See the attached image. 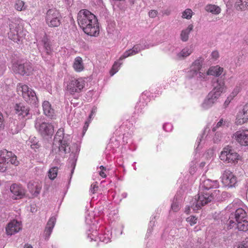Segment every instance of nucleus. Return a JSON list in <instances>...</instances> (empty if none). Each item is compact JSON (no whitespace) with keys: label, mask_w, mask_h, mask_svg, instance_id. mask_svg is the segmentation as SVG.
Listing matches in <instances>:
<instances>
[{"label":"nucleus","mask_w":248,"mask_h":248,"mask_svg":"<svg viewBox=\"0 0 248 248\" xmlns=\"http://www.w3.org/2000/svg\"><path fill=\"white\" fill-rule=\"evenodd\" d=\"M226 225L228 230L234 228L239 231L246 232L248 230V221L247 219L238 222L230 219L226 222Z\"/></svg>","instance_id":"13"},{"label":"nucleus","mask_w":248,"mask_h":248,"mask_svg":"<svg viewBox=\"0 0 248 248\" xmlns=\"http://www.w3.org/2000/svg\"><path fill=\"white\" fill-rule=\"evenodd\" d=\"M233 138L241 145L248 146V130L237 131L233 134Z\"/></svg>","instance_id":"15"},{"label":"nucleus","mask_w":248,"mask_h":248,"mask_svg":"<svg viewBox=\"0 0 248 248\" xmlns=\"http://www.w3.org/2000/svg\"><path fill=\"white\" fill-rule=\"evenodd\" d=\"M192 13V12L191 9H187L184 12H183L182 17L189 19L191 17Z\"/></svg>","instance_id":"40"},{"label":"nucleus","mask_w":248,"mask_h":248,"mask_svg":"<svg viewBox=\"0 0 248 248\" xmlns=\"http://www.w3.org/2000/svg\"><path fill=\"white\" fill-rule=\"evenodd\" d=\"M99 174H100V175L101 176H102L103 178H105V177H106V174H105V172H104L103 171H102V170H101V171L100 172Z\"/></svg>","instance_id":"56"},{"label":"nucleus","mask_w":248,"mask_h":248,"mask_svg":"<svg viewBox=\"0 0 248 248\" xmlns=\"http://www.w3.org/2000/svg\"><path fill=\"white\" fill-rule=\"evenodd\" d=\"M3 116L1 112L0 111V128H1L3 125Z\"/></svg>","instance_id":"53"},{"label":"nucleus","mask_w":248,"mask_h":248,"mask_svg":"<svg viewBox=\"0 0 248 248\" xmlns=\"http://www.w3.org/2000/svg\"><path fill=\"white\" fill-rule=\"evenodd\" d=\"M12 69L14 73L21 76H29L33 71L31 63L27 61L15 62L13 65Z\"/></svg>","instance_id":"6"},{"label":"nucleus","mask_w":248,"mask_h":248,"mask_svg":"<svg viewBox=\"0 0 248 248\" xmlns=\"http://www.w3.org/2000/svg\"><path fill=\"white\" fill-rule=\"evenodd\" d=\"M219 157L223 161L227 163H235L237 162L239 155L231 147H227L223 149V150L221 152Z\"/></svg>","instance_id":"9"},{"label":"nucleus","mask_w":248,"mask_h":248,"mask_svg":"<svg viewBox=\"0 0 248 248\" xmlns=\"http://www.w3.org/2000/svg\"><path fill=\"white\" fill-rule=\"evenodd\" d=\"M14 108L16 113L21 118L27 117V119H30L32 116L30 107L28 105H24L22 103L16 104Z\"/></svg>","instance_id":"14"},{"label":"nucleus","mask_w":248,"mask_h":248,"mask_svg":"<svg viewBox=\"0 0 248 248\" xmlns=\"http://www.w3.org/2000/svg\"><path fill=\"white\" fill-rule=\"evenodd\" d=\"M122 63L119 62H116L114 63L112 68V71H113L112 73H111V76H113L115 73H116L118 70V67H119Z\"/></svg>","instance_id":"42"},{"label":"nucleus","mask_w":248,"mask_h":248,"mask_svg":"<svg viewBox=\"0 0 248 248\" xmlns=\"http://www.w3.org/2000/svg\"><path fill=\"white\" fill-rule=\"evenodd\" d=\"M198 71H199L196 69H193V68L190 67V70L187 72V77L189 78H191L198 75Z\"/></svg>","instance_id":"41"},{"label":"nucleus","mask_w":248,"mask_h":248,"mask_svg":"<svg viewBox=\"0 0 248 248\" xmlns=\"http://www.w3.org/2000/svg\"><path fill=\"white\" fill-rule=\"evenodd\" d=\"M211 56L213 59H217L218 57V52L217 51H213Z\"/></svg>","instance_id":"51"},{"label":"nucleus","mask_w":248,"mask_h":248,"mask_svg":"<svg viewBox=\"0 0 248 248\" xmlns=\"http://www.w3.org/2000/svg\"><path fill=\"white\" fill-rule=\"evenodd\" d=\"M218 186L217 181H212L210 179L204 180L200 184L201 188L207 191L211 188H217Z\"/></svg>","instance_id":"22"},{"label":"nucleus","mask_w":248,"mask_h":248,"mask_svg":"<svg viewBox=\"0 0 248 248\" xmlns=\"http://www.w3.org/2000/svg\"><path fill=\"white\" fill-rule=\"evenodd\" d=\"M221 195H222V197H224V198H225V197H229L231 196L230 194L228 193L227 192H223L222 193Z\"/></svg>","instance_id":"55"},{"label":"nucleus","mask_w":248,"mask_h":248,"mask_svg":"<svg viewBox=\"0 0 248 248\" xmlns=\"http://www.w3.org/2000/svg\"><path fill=\"white\" fill-rule=\"evenodd\" d=\"M24 248H32V247L31 245L27 244L25 245Z\"/></svg>","instance_id":"59"},{"label":"nucleus","mask_w":248,"mask_h":248,"mask_svg":"<svg viewBox=\"0 0 248 248\" xmlns=\"http://www.w3.org/2000/svg\"><path fill=\"white\" fill-rule=\"evenodd\" d=\"M98 186H97V182L93 183L90 188V191L92 193L94 194L98 190Z\"/></svg>","instance_id":"47"},{"label":"nucleus","mask_w":248,"mask_h":248,"mask_svg":"<svg viewBox=\"0 0 248 248\" xmlns=\"http://www.w3.org/2000/svg\"><path fill=\"white\" fill-rule=\"evenodd\" d=\"M15 8L18 11H24L27 8L25 2L21 0H16L15 4Z\"/></svg>","instance_id":"37"},{"label":"nucleus","mask_w":248,"mask_h":248,"mask_svg":"<svg viewBox=\"0 0 248 248\" xmlns=\"http://www.w3.org/2000/svg\"><path fill=\"white\" fill-rule=\"evenodd\" d=\"M35 127L43 138L51 137L54 134V126L50 123L36 121Z\"/></svg>","instance_id":"8"},{"label":"nucleus","mask_w":248,"mask_h":248,"mask_svg":"<svg viewBox=\"0 0 248 248\" xmlns=\"http://www.w3.org/2000/svg\"><path fill=\"white\" fill-rule=\"evenodd\" d=\"M223 71V68L218 66L212 67L207 72V75H212L216 77L220 76Z\"/></svg>","instance_id":"32"},{"label":"nucleus","mask_w":248,"mask_h":248,"mask_svg":"<svg viewBox=\"0 0 248 248\" xmlns=\"http://www.w3.org/2000/svg\"><path fill=\"white\" fill-rule=\"evenodd\" d=\"M56 222V218L54 217H51L47 222L45 230V239H48L50 235L53 228L54 227Z\"/></svg>","instance_id":"25"},{"label":"nucleus","mask_w":248,"mask_h":248,"mask_svg":"<svg viewBox=\"0 0 248 248\" xmlns=\"http://www.w3.org/2000/svg\"><path fill=\"white\" fill-rule=\"evenodd\" d=\"M239 92V89L238 87L236 88L234 91L232 93V94L230 95V96L228 97L227 99L225 100L224 103V106L225 108H226L228 107L232 100L233 99V97L236 95V94L238 93Z\"/></svg>","instance_id":"38"},{"label":"nucleus","mask_w":248,"mask_h":248,"mask_svg":"<svg viewBox=\"0 0 248 248\" xmlns=\"http://www.w3.org/2000/svg\"><path fill=\"white\" fill-rule=\"evenodd\" d=\"M10 31L8 37L14 42L20 44L22 41V28L18 24L12 23L9 25Z\"/></svg>","instance_id":"10"},{"label":"nucleus","mask_w":248,"mask_h":248,"mask_svg":"<svg viewBox=\"0 0 248 248\" xmlns=\"http://www.w3.org/2000/svg\"><path fill=\"white\" fill-rule=\"evenodd\" d=\"M220 194L219 190H214L213 192L204 191L198 194V199H195L190 207L193 211L200 209L202 206L211 202L214 200H218Z\"/></svg>","instance_id":"3"},{"label":"nucleus","mask_w":248,"mask_h":248,"mask_svg":"<svg viewBox=\"0 0 248 248\" xmlns=\"http://www.w3.org/2000/svg\"><path fill=\"white\" fill-rule=\"evenodd\" d=\"M61 16L56 9H50L46 13V21L50 27H57L61 24Z\"/></svg>","instance_id":"7"},{"label":"nucleus","mask_w":248,"mask_h":248,"mask_svg":"<svg viewBox=\"0 0 248 248\" xmlns=\"http://www.w3.org/2000/svg\"><path fill=\"white\" fill-rule=\"evenodd\" d=\"M28 187L30 192L34 197H37L40 193L42 185L38 182L29 183Z\"/></svg>","instance_id":"24"},{"label":"nucleus","mask_w":248,"mask_h":248,"mask_svg":"<svg viewBox=\"0 0 248 248\" xmlns=\"http://www.w3.org/2000/svg\"><path fill=\"white\" fill-rule=\"evenodd\" d=\"M85 86V81L82 78H72L67 84V91L71 94L79 93Z\"/></svg>","instance_id":"11"},{"label":"nucleus","mask_w":248,"mask_h":248,"mask_svg":"<svg viewBox=\"0 0 248 248\" xmlns=\"http://www.w3.org/2000/svg\"><path fill=\"white\" fill-rule=\"evenodd\" d=\"M10 189L14 194L13 198L15 199H20L25 196L26 190L20 185L14 184L11 186Z\"/></svg>","instance_id":"16"},{"label":"nucleus","mask_w":248,"mask_h":248,"mask_svg":"<svg viewBox=\"0 0 248 248\" xmlns=\"http://www.w3.org/2000/svg\"><path fill=\"white\" fill-rule=\"evenodd\" d=\"M157 15V12L156 10H151L149 12V16L150 17L154 18Z\"/></svg>","instance_id":"48"},{"label":"nucleus","mask_w":248,"mask_h":248,"mask_svg":"<svg viewBox=\"0 0 248 248\" xmlns=\"http://www.w3.org/2000/svg\"><path fill=\"white\" fill-rule=\"evenodd\" d=\"M205 10L213 14L218 15L220 13L221 9L218 6L214 4H208L205 7Z\"/></svg>","instance_id":"33"},{"label":"nucleus","mask_w":248,"mask_h":248,"mask_svg":"<svg viewBox=\"0 0 248 248\" xmlns=\"http://www.w3.org/2000/svg\"><path fill=\"white\" fill-rule=\"evenodd\" d=\"M186 220L188 222L191 226H192L197 223V218L194 216H190L187 218Z\"/></svg>","instance_id":"44"},{"label":"nucleus","mask_w":248,"mask_h":248,"mask_svg":"<svg viewBox=\"0 0 248 248\" xmlns=\"http://www.w3.org/2000/svg\"><path fill=\"white\" fill-rule=\"evenodd\" d=\"M78 22L83 31L88 35L96 36L99 30L96 17L89 11L81 10L78 14Z\"/></svg>","instance_id":"1"},{"label":"nucleus","mask_w":248,"mask_h":248,"mask_svg":"<svg viewBox=\"0 0 248 248\" xmlns=\"http://www.w3.org/2000/svg\"><path fill=\"white\" fill-rule=\"evenodd\" d=\"M43 108L45 114L48 117H52L54 114V110L51 108L49 102L45 101L43 103Z\"/></svg>","instance_id":"28"},{"label":"nucleus","mask_w":248,"mask_h":248,"mask_svg":"<svg viewBox=\"0 0 248 248\" xmlns=\"http://www.w3.org/2000/svg\"><path fill=\"white\" fill-rule=\"evenodd\" d=\"M100 168L102 170V171H103V170H105V169H105V168L103 166H101L100 167Z\"/></svg>","instance_id":"62"},{"label":"nucleus","mask_w":248,"mask_h":248,"mask_svg":"<svg viewBox=\"0 0 248 248\" xmlns=\"http://www.w3.org/2000/svg\"><path fill=\"white\" fill-rule=\"evenodd\" d=\"M221 138L222 134L220 132L217 131L213 138L214 142L215 143H217L221 140Z\"/></svg>","instance_id":"43"},{"label":"nucleus","mask_w":248,"mask_h":248,"mask_svg":"<svg viewBox=\"0 0 248 248\" xmlns=\"http://www.w3.org/2000/svg\"><path fill=\"white\" fill-rule=\"evenodd\" d=\"M52 53L42 52V56L44 60L48 64L50 65H54V61L52 58Z\"/></svg>","instance_id":"36"},{"label":"nucleus","mask_w":248,"mask_h":248,"mask_svg":"<svg viewBox=\"0 0 248 248\" xmlns=\"http://www.w3.org/2000/svg\"><path fill=\"white\" fill-rule=\"evenodd\" d=\"M58 168L55 167L51 168L49 171L48 176L51 180H54L57 176Z\"/></svg>","instance_id":"39"},{"label":"nucleus","mask_w":248,"mask_h":248,"mask_svg":"<svg viewBox=\"0 0 248 248\" xmlns=\"http://www.w3.org/2000/svg\"><path fill=\"white\" fill-rule=\"evenodd\" d=\"M223 120L222 119H220V121L217 124L216 126H214L212 128V131L215 132L217 129L220 128L223 124Z\"/></svg>","instance_id":"46"},{"label":"nucleus","mask_w":248,"mask_h":248,"mask_svg":"<svg viewBox=\"0 0 248 248\" xmlns=\"http://www.w3.org/2000/svg\"><path fill=\"white\" fill-rule=\"evenodd\" d=\"M202 136H201L200 138H198L197 140V142L198 143V146H199L200 145V143L201 142V141H202Z\"/></svg>","instance_id":"57"},{"label":"nucleus","mask_w":248,"mask_h":248,"mask_svg":"<svg viewBox=\"0 0 248 248\" xmlns=\"http://www.w3.org/2000/svg\"><path fill=\"white\" fill-rule=\"evenodd\" d=\"M171 209L172 210H173L175 212H177L179 210L180 207L178 203L176 202V200L173 201L172 203L171 204Z\"/></svg>","instance_id":"45"},{"label":"nucleus","mask_w":248,"mask_h":248,"mask_svg":"<svg viewBox=\"0 0 248 248\" xmlns=\"http://www.w3.org/2000/svg\"><path fill=\"white\" fill-rule=\"evenodd\" d=\"M88 126V124H87V123L86 122L84 127H83V132H84V131H86L87 130V128Z\"/></svg>","instance_id":"58"},{"label":"nucleus","mask_w":248,"mask_h":248,"mask_svg":"<svg viewBox=\"0 0 248 248\" xmlns=\"http://www.w3.org/2000/svg\"><path fill=\"white\" fill-rule=\"evenodd\" d=\"M7 152L6 155H5V156L7 158L6 159V164L7 165L9 161L11 162V163L15 166H16L18 165L19 162L17 160L16 156L14 155L12 152H8L7 150Z\"/></svg>","instance_id":"31"},{"label":"nucleus","mask_w":248,"mask_h":248,"mask_svg":"<svg viewBox=\"0 0 248 248\" xmlns=\"http://www.w3.org/2000/svg\"><path fill=\"white\" fill-rule=\"evenodd\" d=\"M129 2L131 5H133L134 3V0H129Z\"/></svg>","instance_id":"60"},{"label":"nucleus","mask_w":248,"mask_h":248,"mask_svg":"<svg viewBox=\"0 0 248 248\" xmlns=\"http://www.w3.org/2000/svg\"><path fill=\"white\" fill-rule=\"evenodd\" d=\"M73 67L77 72H81L84 69L83 61L81 57H77L75 58Z\"/></svg>","instance_id":"29"},{"label":"nucleus","mask_w":248,"mask_h":248,"mask_svg":"<svg viewBox=\"0 0 248 248\" xmlns=\"http://www.w3.org/2000/svg\"><path fill=\"white\" fill-rule=\"evenodd\" d=\"M96 111H97V107H93L92 109L91 114L89 115V117L91 118L93 115L95 114V113L96 112Z\"/></svg>","instance_id":"52"},{"label":"nucleus","mask_w":248,"mask_h":248,"mask_svg":"<svg viewBox=\"0 0 248 248\" xmlns=\"http://www.w3.org/2000/svg\"><path fill=\"white\" fill-rule=\"evenodd\" d=\"M213 86L214 88L208 94L202 105L204 109H208L215 104L225 88L224 81L221 79H217V81L214 83Z\"/></svg>","instance_id":"2"},{"label":"nucleus","mask_w":248,"mask_h":248,"mask_svg":"<svg viewBox=\"0 0 248 248\" xmlns=\"http://www.w3.org/2000/svg\"><path fill=\"white\" fill-rule=\"evenodd\" d=\"M42 43L44 48V51L42 52H46V54H48V53L52 52L51 45L47 38L44 37L42 40Z\"/></svg>","instance_id":"34"},{"label":"nucleus","mask_w":248,"mask_h":248,"mask_svg":"<svg viewBox=\"0 0 248 248\" xmlns=\"http://www.w3.org/2000/svg\"><path fill=\"white\" fill-rule=\"evenodd\" d=\"M193 29V25L190 24L188 25L187 28L181 31L180 38L183 42H186L188 40L189 34Z\"/></svg>","instance_id":"27"},{"label":"nucleus","mask_w":248,"mask_h":248,"mask_svg":"<svg viewBox=\"0 0 248 248\" xmlns=\"http://www.w3.org/2000/svg\"><path fill=\"white\" fill-rule=\"evenodd\" d=\"M55 140L60 143L59 149L60 152L66 154L71 150V147H69L71 142L70 137L69 135L64 136L63 128H60L58 130L55 136Z\"/></svg>","instance_id":"5"},{"label":"nucleus","mask_w":248,"mask_h":248,"mask_svg":"<svg viewBox=\"0 0 248 248\" xmlns=\"http://www.w3.org/2000/svg\"><path fill=\"white\" fill-rule=\"evenodd\" d=\"M79 150H80L77 144H74L73 146L71 148V150L69 152H68V153L71 152V154H70V157L69 158L72 166L73 167V169L71 170V174L74 172V170L76 166ZM66 153H67V152Z\"/></svg>","instance_id":"20"},{"label":"nucleus","mask_w":248,"mask_h":248,"mask_svg":"<svg viewBox=\"0 0 248 248\" xmlns=\"http://www.w3.org/2000/svg\"><path fill=\"white\" fill-rule=\"evenodd\" d=\"M31 148L32 149H38L40 147V145L37 142L36 143H34L33 144L31 145Z\"/></svg>","instance_id":"54"},{"label":"nucleus","mask_w":248,"mask_h":248,"mask_svg":"<svg viewBox=\"0 0 248 248\" xmlns=\"http://www.w3.org/2000/svg\"><path fill=\"white\" fill-rule=\"evenodd\" d=\"M238 248H248V239L244 241L241 246H239Z\"/></svg>","instance_id":"50"},{"label":"nucleus","mask_w":248,"mask_h":248,"mask_svg":"<svg viewBox=\"0 0 248 248\" xmlns=\"http://www.w3.org/2000/svg\"><path fill=\"white\" fill-rule=\"evenodd\" d=\"M221 178L223 185L226 187H235L237 184V177L229 170H226L223 171Z\"/></svg>","instance_id":"12"},{"label":"nucleus","mask_w":248,"mask_h":248,"mask_svg":"<svg viewBox=\"0 0 248 248\" xmlns=\"http://www.w3.org/2000/svg\"><path fill=\"white\" fill-rule=\"evenodd\" d=\"M247 218V214L246 211L241 208L237 209L234 212L231 214L229 218L227 220V222L230 219H235V222L242 221Z\"/></svg>","instance_id":"17"},{"label":"nucleus","mask_w":248,"mask_h":248,"mask_svg":"<svg viewBox=\"0 0 248 248\" xmlns=\"http://www.w3.org/2000/svg\"><path fill=\"white\" fill-rule=\"evenodd\" d=\"M248 120V103L246 104L243 108L239 111L237 113L236 117V122L237 124H242Z\"/></svg>","instance_id":"19"},{"label":"nucleus","mask_w":248,"mask_h":248,"mask_svg":"<svg viewBox=\"0 0 248 248\" xmlns=\"http://www.w3.org/2000/svg\"><path fill=\"white\" fill-rule=\"evenodd\" d=\"M203 62V59L202 57H200L192 63L191 67H192L193 69H196L199 71L202 68Z\"/></svg>","instance_id":"35"},{"label":"nucleus","mask_w":248,"mask_h":248,"mask_svg":"<svg viewBox=\"0 0 248 248\" xmlns=\"http://www.w3.org/2000/svg\"><path fill=\"white\" fill-rule=\"evenodd\" d=\"M248 7L247 0H237L235 4V7L238 11H245Z\"/></svg>","instance_id":"30"},{"label":"nucleus","mask_w":248,"mask_h":248,"mask_svg":"<svg viewBox=\"0 0 248 248\" xmlns=\"http://www.w3.org/2000/svg\"><path fill=\"white\" fill-rule=\"evenodd\" d=\"M21 229L20 223L16 220L9 222L6 227L7 234L12 235L18 232Z\"/></svg>","instance_id":"18"},{"label":"nucleus","mask_w":248,"mask_h":248,"mask_svg":"<svg viewBox=\"0 0 248 248\" xmlns=\"http://www.w3.org/2000/svg\"><path fill=\"white\" fill-rule=\"evenodd\" d=\"M16 90L18 94L22 95L28 103L33 105L37 104L38 100L36 93L27 85L19 83L17 85Z\"/></svg>","instance_id":"4"},{"label":"nucleus","mask_w":248,"mask_h":248,"mask_svg":"<svg viewBox=\"0 0 248 248\" xmlns=\"http://www.w3.org/2000/svg\"><path fill=\"white\" fill-rule=\"evenodd\" d=\"M6 153H8L6 150L0 151V171L1 172L5 171L7 168L6 163L7 158L5 156Z\"/></svg>","instance_id":"26"},{"label":"nucleus","mask_w":248,"mask_h":248,"mask_svg":"<svg viewBox=\"0 0 248 248\" xmlns=\"http://www.w3.org/2000/svg\"><path fill=\"white\" fill-rule=\"evenodd\" d=\"M198 76L197 78L199 79H202V78H204L206 76V75L204 73L201 72L200 71L198 72Z\"/></svg>","instance_id":"49"},{"label":"nucleus","mask_w":248,"mask_h":248,"mask_svg":"<svg viewBox=\"0 0 248 248\" xmlns=\"http://www.w3.org/2000/svg\"><path fill=\"white\" fill-rule=\"evenodd\" d=\"M165 126H166L165 125H164V126H163V128H164V129H165Z\"/></svg>","instance_id":"63"},{"label":"nucleus","mask_w":248,"mask_h":248,"mask_svg":"<svg viewBox=\"0 0 248 248\" xmlns=\"http://www.w3.org/2000/svg\"><path fill=\"white\" fill-rule=\"evenodd\" d=\"M144 49V48H143L140 45H136L134 46L132 48L125 51L124 54L120 57L119 61H122L129 56L136 55V54L140 52L141 50Z\"/></svg>","instance_id":"21"},{"label":"nucleus","mask_w":248,"mask_h":248,"mask_svg":"<svg viewBox=\"0 0 248 248\" xmlns=\"http://www.w3.org/2000/svg\"><path fill=\"white\" fill-rule=\"evenodd\" d=\"M193 51V46H189L184 48L180 52L177 53L175 59L176 60H182L189 56Z\"/></svg>","instance_id":"23"},{"label":"nucleus","mask_w":248,"mask_h":248,"mask_svg":"<svg viewBox=\"0 0 248 248\" xmlns=\"http://www.w3.org/2000/svg\"><path fill=\"white\" fill-rule=\"evenodd\" d=\"M190 207L189 206L188 207V209L187 210H186L185 211V212H186L187 214H188L189 213V210H190Z\"/></svg>","instance_id":"61"}]
</instances>
